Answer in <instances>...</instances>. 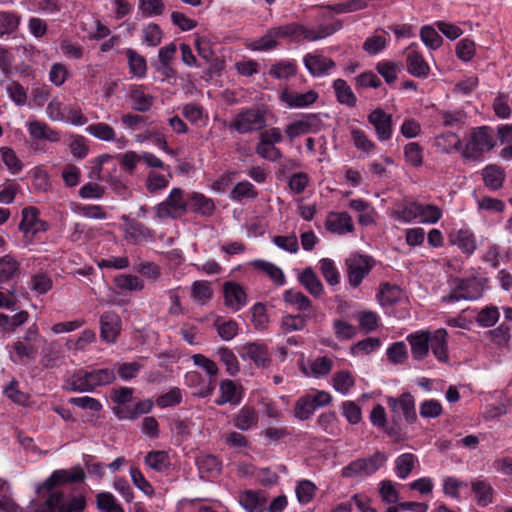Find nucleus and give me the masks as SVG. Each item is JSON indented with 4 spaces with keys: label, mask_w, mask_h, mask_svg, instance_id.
I'll return each mask as SVG.
<instances>
[{
    "label": "nucleus",
    "mask_w": 512,
    "mask_h": 512,
    "mask_svg": "<svg viewBox=\"0 0 512 512\" xmlns=\"http://www.w3.org/2000/svg\"><path fill=\"white\" fill-rule=\"evenodd\" d=\"M387 460L384 453L377 451L368 458H360L352 461L341 471L345 478L369 476L375 473Z\"/></svg>",
    "instance_id": "nucleus-1"
},
{
    "label": "nucleus",
    "mask_w": 512,
    "mask_h": 512,
    "mask_svg": "<svg viewBox=\"0 0 512 512\" xmlns=\"http://www.w3.org/2000/svg\"><path fill=\"white\" fill-rule=\"evenodd\" d=\"M188 210V203L184 199V192L180 188H173L165 201L156 207V216L163 219H176Z\"/></svg>",
    "instance_id": "nucleus-2"
},
{
    "label": "nucleus",
    "mask_w": 512,
    "mask_h": 512,
    "mask_svg": "<svg viewBox=\"0 0 512 512\" xmlns=\"http://www.w3.org/2000/svg\"><path fill=\"white\" fill-rule=\"evenodd\" d=\"M266 126L264 112L258 108H250L239 112L230 123V127L240 134L262 130Z\"/></svg>",
    "instance_id": "nucleus-3"
},
{
    "label": "nucleus",
    "mask_w": 512,
    "mask_h": 512,
    "mask_svg": "<svg viewBox=\"0 0 512 512\" xmlns=\"http://www.w3.org/2000/svg\"><path fill=\"white\" fill-rule=\"evenodd\" d=\"M494 146L495 141L493 136L489 133V128L482 126L471 133L470 140L463 151V156L465 158H472L476 155L490 151Z\"/></svg>",
    "instance_id": "nucleus-4"
},
{
    "label": "nucleus",
    "mask_w": 512,
    "mask_h": 512,
    "mask_svg": "<svg viewBox=\"0 0 512 512\" xmlns=\"http://www.w3.org/2000/svg\"><path fill=\"white\" fill-rule=\"evenodd\" d=\"M323 126L319 114H305L300 119L289 123L285 128V134L293 141L303 134L318 133L322 130Z\"/></svg>",
    "instance_id": "nucleus-5"
},
{
    "label": "nucleus",
    "mask_w": 512,
    "mask_h": 512,
    "mask_svg": "<svg viewBox=\"0 0 512 512\" xmlns=\"http://www.w3.org/2000/svg\"><path fill=\"white\" fill-rule=\"evenodd\" d=\"M386 403L392 412L394 420H400L401 415H403L408 423H415L417 421L415 400L410 393H403L398 398L387 397Z\"/></svg>",
    "instance_id": "nucleus-6"
},
{
    "label": "nucleus",
    "mask_w": 512,
    "mask_h": 512,
    "mask_svg": "<svg viewBox=\"0 0 512 512\" xmlns=\"http://www.w3.org/2000/svg\"><path fill=\"white\" fill-rule=\"evenodd\" d=\"M346 266L350 285L358 287L363 278L371 271L373 262L368 256L354 254L346 260Z\"/></svg>",
    "instance_id": "nucleus-7"
},
{
    "label": "nucleus",
    "mask_w": 512,
    "mask_h": 512,
    "mask_svg": "<svg viewBox=\"0 0 512 512\" xmlns=\"http://www.w3.org/2000/svg\"><path fill=\"white\" fill-rule=\"evenodd\" d=\"M85 479L84 470L81 467H74L71 470L59 469L54 471L51 476L43 483V487L52 491L55 487L66 483L83 482Z\"/></svg>",
    "instance_id": "nucleus-8"
},
{
    "label": "nucleus",
    "mask_w": 512,
    "mask_h": 512,
    "mask_svg": "<svg viewBox=\"0 0 512 512\" xmlns=\"http://www.w3.org/2000/svg\"><path fill=\"white\" fill-rule=\"evenodd\" d=\"M369 123L374 127L380 141H387L392 137V115L383 109L377 108L368 115Z\"/></svg>",
    "instance_id": "nucleus-9"
},
{
    "label": "nucleus",
    "mask_w": 512,
    "mask_h": 512,
    "mask_svg": "<svg viewBox=\"0 0 512 512\" xmlns=\"http://www.w3.org/2000/svg\"><path fill=\"white\" fill-rule=\"evenodd\" d=\"M325 227L327 231L337 235H345L355 230L352 217L347 212H329Z\"/></svg>",
    "instance_id": "nucleus-10"
},
{
    "label": "nucleus",
    "mask_w": 512,
    "mask_h": 512,
    "mask_svg": "<svg viewBox=\"0 0 512 512\" xmlns=\"http://www.w3.org/2000/svg\"><path fill=\"white\" fill-rule=\"evenodd\" d=\"M121 331V319L114 311L104 312L100 317V337L114 343Z\"/></svg>",
    "instance_id": "nucleus-11"
},
{
    "label": "nucleus",
    "mask_w": 512,
    "mask_h": 512,
    "mask_svg": "<svg viewBox=\"0 0 512 512\" xmlns=\"http://www.w3.org/2000/svg\"><path fill=\"white\" fill-rule=\"evenodd\" d=\"M279 98L290 108H305L314 104L318 100L319 95L314 90L298 93L285 88L281 91Z\"/></svg>",
    "instance_id": "nucleus-12"
},
{
    "label": "nucleus",
    "mask_w": 512,
    "mask_h": 512,
    "mask_svg": "<svg viewBox=\"0 0 512 512\" xmlns=\"http://www.w3.org/2000/svg\"><path fill=\"white\" fill-rule=\"evenodd\" d=\"M429 331H418L407 336L411 354L415 360L421 361L429 353Z\"/></svg>",
    "instance_id": "nucleus-13"
},
{
    "label": "nucleus",
    "mask_w": 512,
    "mask_h": 512,
    "mask_svg": "<svg viewBox=\"0 0 512 512\" xmlns=\"http://www.w3.org/2000/svg\"><path fill=\"white\" fill-rule=\"evenodd\" d=\"M225 305L232 310H239L246 304L244 289L235 282H225L223 286Z\"/></svg>",
    "instance_id": "nucleus-14"
},
{
    "label": "nucleus",
    "mask_w": 512,
    "mask_h": 512,
    "mask_svg": "<svg viewBox=\"0 0 512 512\" xmlns=\"http://www.w3.org/2000/svg\"><path fill=\"white\" fill-rule=\"evenodd\" d=\"M447 331L443 328L429 332V348L434 356L441 362L448 361Z\"/></svg>",
    "instance_id": "nucleus-15"
},
{
    "label": "nucleus",
    "mask_w": 512,
    "mask_h": 512,
    "mask_svg": "<svg viewBox=\"0 0 512 512\" xmlns=\"http://www.w3.org/2000/svg\"><path fill=\"white\" fill-rule=\"evenodd\" d=\"M131 107L138 112H147L154 104V97L145 92L142 85H133L129 89Z\"/></svg>",
    "instance_id": "nucleus-16"
},
{
    "label": "nucleus",
    "mask_w": 512,
    "mask_h": 512,
    "mask_svg": "<svg viewBox=\"0 0 512 512\" xmlns=\"http://www.w3.org/2000/svg\"><path fill=\"white\" fill-rule=\"evenodd\" d=\"M412 48L413 45L408 48L409 52L406 59L407 70L415 77L426 78L430 71L429 65L424 60L423 56Z\"/></svg>",
    "instance_id": "nucleus-17"
},
{
    "label": "nucleus",
    "mask_w": 512,
    "mask_h": 512,
    "mask_svg": "<svg viewBox=\"0 0 512 512\" xmlns=\"http://www.w3.org/2000/svg\"><path fill=\"white\" fill-rule=\"evenodd\" d=\"M304 65L313 76H321L335 67V62L321 55L307 54L303 59Z\"/></svg>",
    "instance_id": "nucleus-18"
},
{
    "label": "nucleus",
    "mask_w": 512,
    "mask_h": 512,
    "mask_svg": "<svg viewBox=\"0 0 512 512\" xmlns=\"http://www.w3.org/2000/svg\"><path fill=\"white\" fill-rule=\"evenodd\" d=\"M188 209L194 213H199L202 216L209 217L214 213L215 204L211 198L204 196L201 193L194 192L190 195L188 200Z\"/></svg>",
    "instance_id": "nucleus-19"
},
{
    "label": "nucleus",
    "mask_w": 512,
    "mask_h": 512,
    "mask_svg": "<svg viewBox=\"0 0 512 512\" xmlns=\"http://www.w3.org/2000/svg\"><path fill=\"white\" fill-rule=\"evenodd\" d=\"M449 241L457 245L463 253L472 254L477 245L473 233L467 229H461L449 234Z\"/></svg>",
    "instance_id": "nucleus-20"
},
{
    "label": "nucleus",
    "mask_w": 512,
    "mask_h": 512,
    "mask_svg": "<svg viewBox=\"0 0 512 512\" xmlns=\"http://www.w3.org/2000/svg\"><path fill=\"white\" fill-rule=\"evenodd\" d=\"M248 358L258 367H267L270 365L268 348L265 344L248 343L243 347Z\"/></svg>",
    "instance_id": "nucleus-21"
},
{
    "label": "nucleus",
    "mask_w": 512,
    "mask_h": 512,
    "mask_svg": "<svg viewBox=\"0 0 512 512\" xmlns=\"http://www.w3.org/2000/svg\"><path fill=\"white\" fill-rule=\"evenodd\" d=\"M283 299L286 303L296 306L300 312H307L316 316V311L312 306L310 299L300 291L293 289L286 290L283 294Z\"/></svg>",
    "instance_id": "nucleus-22"
},
{
    "label": "nucleus",
    "mask_w": 512,
    "mask_h": 512,
    "mask_svg": "<svg viewBox=\"0 0 512 512\" xmlns=\"http://www.w3.org/2000/svg\"><path fill=\"white\" fill-rule=\"evenodd\" d=\"M239 501L248 512H262L266 504V497L263 492L247 490L240 496Z\"/></svg>",
    "instance_id": "nucleus-23"
},
{
    "label": "nucleus",
    "mask_w": 512,
    "mask_h": 512,
    "mask_svg": "<svg viewBox=\"0 0 512 512\" xmlns=\"http://www.w3.org/2000/svg\"><path fill=\"white\" fill-rule=\"evenodd\" d=\"M220 392V397L215 401L217 405H223L225 403L238 404L241 401V393L232 380H222L220 383Z\"/></svg>",
    "instance_id": "nucleus-24"
},
{
    "label": "nucleus",
    "mask_w": 512,
    "mask_h": 512,
    "mask_svg": "<svg viewBox=\"0 0 512 512\" xmlns=\"http://www.w3.org/2000/svg\"><path fill=\"white\" fill-rule=\"evenodd\" d=\"M39 211L37 208L29 206L22 210V220L19 229L24 232H39L38 224L44 225V222L38 219Z\"/></svg>",
    "instance_id": "nucleus-25"
},
{
    "label": "nucleus",
    "mask_w": 512,
    "mask_h": 512,
    "mask_svg": "<svg viewBox=\"0 0 512 512\" xmlns=\"http://www.w3.org/2000/svg\"><path fill=\"white\" fill-rule=\"evenodd\" d=\"M485 185L491 190H498L503 186L505 180L504 170L497 165H488L482 171Z\"/></svg>",
    "instance_id": "nucleus-26"
},
{
    "label": "nucleus",
    "mask_w": 512,
    "mask_h": 512,
    "mask_svg": "<svg viewBox=\"0 0 512 512\" xmlns=\"http://www.w3.org/2000/svg\"><path fill=\"white\" fill-rule=\"evenodd\" d=\"M299 282L307 289V291L319 297L323 293V285L311 267H307L299 276Z\"/></svg>",
    "instance_id": "nucleus-27"
},
{
    "label": "nucleus",
    "mask_w": 512,
    "mask_h": 512,
    "mask_svg": "<svg viewBox=\"0 0 512 512\" xmlns=\"http://www.w3.org/2000/svg\"><path fill=\"white\" fill-rule=\"evenodd\" d=\"M333 88L339 103L345 104L349 107H354L356 105L357 98L345 80L336 79L333 83Z\"/></svg>",
    "instance_id": "nucleus-28"
},
{
    "label": "nucleus",
    "mask_w": 512,
    "mask_h": 512,
    "mask_svg": "<svg viewBox=\"0 0 512 512\" xmlns=\"http://www.w3.org/2000/svg\"><path fill=\"white\" fill-rule=\"evenodd\" d=\"M315 315L310 313L291 315L287 314L281 318V328L284 332H293L303 330L306 327L307 320Z\"/></svg>",
    "instance_id": "nucleus-29"
},
{
    "label": "nucleus",
    "mask_w": 512,
    "mask_h": 512,
    "mask_svg": "<svg viewBox=\"0 0 512 512\" xmlns=\"http://www.w3.org/2000/svg\"><path fill=\"white\" fill-rule=\"evenodd\" d=\"M145 464L157 472H163L171 465L166 451H151L145 456Z\"/></svg>",
    "instance_id": "nucleus-30"
},
{
    "label": "nucleus",
    "mask_w": 512,
    "mask_h": 512,
    "mask_svg": "<svg viewBox=\"0 0 512 512\" xmlns=\"http://www.w3.org/2000/svg\"><path fill=\"white\" fill-rule=\"evenodd\" d=\"M29 132L35 139H46L51 142H57L60 139L58 132L51 129L47 124L39 121L29 123Z\"/></svg>",
    "instance_id": "nucleus-31"
},
{
    "label": "nucleus",
    "mask_w": 512,
    "mask_h": 512,
    "mask_svg": "<svg viewBox=\"0 0 512 512\" xmlns=\"http://www.w3.org/2000/svg\"><path fill=\"white\" fill-rule=\"evenodd\" d=\"M297 73V65L293 61H280L271 65L269 75L276 79L288 80Z\"/></svg>",
    "instance_id": "nucleus-32"
},
{
    "label": "nucleus",
    "mask_w": 512,
    "mask_h": 512,
    "mask_svg": "<svg viewBox=\"0 0 512 512\" xmlns=\"http://www.w3.org/2000/svg\"><path fill=\"white\" fill-rule=\"evenodd\" d=\"M86 132L93 137L106 142L114 141L116 138L114 128L104 122H98L87 126Z\"/></svg>",
    "instance_id": "nucleus-33"
},
{
    "label": "nucleus",
    "mask_w": 512,
    "mask_h": 512,
    "mask_svg": "<svg viewBox=\"0 0 512 512\" xmlns=\"http://www.w3.org/2000/svg\"><path fill=\"white\" fill-rule=\"evenodd\" d=\"M130 73L136 77L146 75L147 65L145 58L133 49L126 50Z\"/></svg>",
    "instance_id": "nucleus-34"
},
{
    "label": "nucleus",
    "mask_w": 512,
    "mask_h": 512,
    "mask_svg": "<svg viewBox=\"0 0 512 512\" xmlns=\"http://www.w3.org/2000/svg\"><path fill=\"white\" fill-rule=\"evenodd\" d=\"M258 422L256 411L250 407H243L234 419V425L240 430H248Z\"/></svg>",
    "instance_id": "nucleus-35"
},
{
    "label": "nucleus",
    "mask_w": 512,
    "mask_h": 512,
    "mask_svg": "<svg viewBox=\"0 0 512 512\" xmlns=\"http://www.w3.org/2000/svg\"><path fill=\"white\" fill-rule=\"evenodd\" d=\"M114 284L118 289L127 291H141L144 289V282L138 276L121 274L114 278Z\"/></svg>",
    "instance_id": "nucleus-36"
},
{
    "label": "nucleus",
    "mask_w": 512,
    "mask_h": 512,
    "mask_svg": "<svg viewBox=\"0 0 512 512\" xmlns=\"http://www.w3.org/2000/svg\"><path fill=\"white\" fill-rule=\"evenodd\" d=\"M252 266L265 272L275 284L283 285L285 283V276L282 270L275 264L264 260H255L252 262Z\"/></svg>",
    "instance_id": "nucleus-37"
},
{
    "label": "nucleus",
    "mask_w": 512,
    "mask_h": 512,
    "mask_svg": "<svg viewBox=\"0 0 512 512\" xmlns=\"http://www.w3.org/2000/svg\"><path fill=\"white\" fill-rule=\"evenodd\" d=\"M401 296L402 290L398 286L384 283L381 285L378 299L383 306L393 305L400 300Z\"/></svg>",
    "instance_id": "nucleus-38"
},
{
    "label": "nucleus",
    "mask_w": 512,
    "mask_h": 512,
    "mask_svg": "<svg viewBox=\"0 0 512 512\" xmlns=\"http://www.w3.org/2000/svg\"><path fill=\"white\" fill-rule=\"evenodd\" d=\"M402 65L393 61H380L376 65L377 72L385 79L387 84L396 81Z\"/></svg>",
    "instance_id": "nucleus-39"
},
{
    "label": "nucleus",
    "mask_w": 512,
    "mask_h": 512,
    "mask_svg": "<svg viewBox=\"0 0 512 512\" xmlns=\"http://www.w3.org/2000/svg\"><path fill=\"white\" fill-rule=\"evenodd\" d=\"M69 384L72 391L76 392H91L93 386L88 377V371L84 369L77 370L69 379Z\"/></svg>",
    "instance_id": "nucleus-40"
},
{
    "label": "nucleus",
    "mask_w": 512,
    "mask_h": 512,
    "mask_svg": "<svg viewBox=\"0 0 512 512\" xmlns=\"http://www.w3.org/2000/svg\"><path fill=\"white\" fill-rule=\"evenodd\" d=\"M64 494L59 491H52L45 503L37 504L32 512H60V506L64 505Z\"/></svg>",
    "instance_id": "nucleus-41"
},
{
    "label": "nucleus",
    "mask_w": 512,
    "mask_h": 512,
    "mask_svg": "<svg viewBox=\"0 0 512 512\" xmlns=\"http://www.w3.org/2000/svg\"><path fill=\"white\" fill-rule=\"evenodd\" d=\"M214 327L219 337L225 341H229L237 335L238 325L234 320L224 321L222 317H217L214 321Z\"/></svg>",
    "instance_id": "nucleus-42"
},
{
    "label": "nucleus",
    "mask_w": 512,
    "mask_h": 512,
    "mask_svg": "<svg viewBox=\"0 0 512 512\" xmlns=\"http://www.w3.org/2000/svg\"><path fill=\"white\" fill-rule=\"evenodd\" d=\"M472 490L480 506H486L492 502L493 489L486 481H476L472 483Z\"/></svg>",
    "instance_id": "nucleus-43"
},
{
    "label": "nucleus",
    "mask_w": 512,
    "mask_h": 512,
    "mask_svg": "<svg viewBox=\"0 0 512 512\" xmlns=\"http://www.w3.org/2000/svg\"><path fill=\"white\" fill-rule=\"evenodd\" d=\"M97 508L101 512H124V509L118 504L113 494L101 492L96 495Z\"/></svg>",
    "instance_id": "nucleus-44"
},
{
    "label": "nucleus",
    "mask_w": 512,
    "mask_h": 512,
    "mask_svg": "<svg viewBox=\"0 0 512 512\" xmlns=\"http://www.w3.org/2000/svg\"><path fill=\"white\" fill-rule=\"evenodd\" d=\"M416 457L412 453H404L397 457L395 469L400 479H405L414 469Z\"/></svg>",
    "instance_id": "nucleus-45"
},
{
    "label": "nucleus",
    "mask_w": 512,
    "mask_h": 512,
    "mask_svg": "<svg viewBox=\"0 0 512 512\" xmlns=\"http://www.w3.org/2000/svg\"><path fill=\"white\" fill-rule=\"evenodd\" d=\"M88 377H90L93 390L97 386L110 384L116 379L114 371L108 368L88 371Z\"/></svg>",
    "instance_id": "nucleus-46"
},
{
    "label": "nucleus",
    "mask_w": 512,
    "mask_h": 512,
    "mask_svg": "<svg viewBox=\"0 0 512 512\" xmlns=\"http://www.w3.org/2000/svg\"><path fill=\"white\" fill-rule=\"evenodd\" d=\"M19 270V263L10 255L0 258V283L9 281Z\"/></svg>",
    "instance_id": "nucleus-47"
},
{
    "label": "nucleus",
    "mask_w": 512,
    "mask_h": 512,
    "mask_svg": "<svg viewBox=\"0 0 512 512\" xmlns=\"http://www.w3.org/2000/svg\"><path fill=\"white\" fill-rule=\"evenodd\" d=\"M418 210V202H409L407 204L399 206L398 209L394 210L392 216L397 220L411 222L418 218Z\"/></svg>",
    "instance_id": "nucleus-48"
},
{
    "label": "nucleus",
    "mask_w": 512,
    "mask_h": 512,
    "mask_svg": "<svg viewBox=\"0 0 512 512\" xmlns=\"http://www.w3.org/2000/svg\"><path fill=\"white\" fill-rule=\"evenodd\" d=\"M112 161V156L109 154H103L97 157L94 160V165L91 167L90 172L88 173V177L91 180L96 181H106L108 178V174L104 172L105 163H109Z\"/></svg>",
    "instance_id": "nucleus-49"
},
{
    "label": "nucleus",
    "mask_w": 512,
    "mask_h": 512,
    "mask_svg": "<svg viewBox=\"0 0 512 512\" xmlns=\"http://www.w3.org/2000/svg\"><path fill=\"white\" fill-rule=\"evenodd\" d=\"M138 8L144 17L162 15L165 11L163 0H139Z\"/></svg>",
    "instance_id": "nucleus-50"
},
{
    "label": "nucleus",
    "mask_w": 512,
    "mask_h": 512,
    "mask_svg": "<svg viewBox=\"0 0 512 512\" xmlns=\"http://www.w3.org/2000/svg\"><path fill=\"white\" fill-rule=\"evenodd\" d=\"M333 329L339 341L350 340L357 334V327L340 319L333 321Z\"/></svg>",
    "instance_id": "nucleus-51"
},
{
    "label": "nucleus",
    "mask_w": 512,
    "mask_h": 512,
    "mask_svg": "<svg viewBox=\"0 0 512 512\" xmlns=\"http://www.w3.org/2000/svg\"><path fill=\"white\" fill-rule=\"evenodd\" d=\"M441 216L442 211L438 206L419 203L418 218L422 223H436Z\"/></svg>",
    "instance_id": "nucleus-52"
},
{
    "label": "nucleus",
    "mask_w": 512,
    "mask_h": 512,
    "mask_svg": "<svg viewBox=\"0 0 512 512\" xmlns=\"http://www.w3.org/2000/svg\"><path fill=\"white\" fill-rule=\"evenodd\" d=\"M404 156L413 167L423 164V148L417 142H410L404 147Z\"/></svg>",
    "instance_id": "nucleus-53"
},
{
    "label": "nucleus",
    "mask_w": 512,
    "mask_h": 512,
    "mask_svg": "<svg viewBox=\"0 0 512 512\" xmlns=\"http://www.w3.org/2000/svg\"><path fill=\"white\" fill-rule=\"evenodd\" d=\"M257 196L256 189L248 181L237 183L231 191V198L235 201H241L244 198L255 199Z\"/></svg>",
    "instance_id": "nucleus-54"
},
{
    "label": "nucleus",
    "mask_w": 512,
    "mask_h": 512,
    "mask_svg": "<svg viewBox=\"0 0 512 512\" xmlns=\"http://www.w3.org/2000/svg\"><path fill=\"white\" fill-rule=\"evenodd\" d=\"M420 37L422 42L432 50L439 48L443 42V39L439 33L429 25L423 26L421 28Z\"/></svg>",
    "instance_id": "nucleus-55"
},
{
    "label": "nucleus",
    "mask_w": 512,
    "mask_h": 512,
    "mask_svg": "<svg viewBox=\"0 0 512 512\" xmlns=\"http://www.w3.org/2000/svg\"><path fill=\"white\" fill-rule=\"evenodd\" d=\"M300 28L301 29H298V39L302 37L308 41H316L333 34V29L330 27L320 26L317 29H309L303 25H300Z\"/></svg>",
    "instance_id": "nucleus-56"
},
{
    "label": "nucleus",
    "mask_w": 512,
    "mask_h": 512,
    "mask_svg": "<svg viewBox=\"0 0 512 512\" xmlns=\"http://www.w3.org/2000/svg\"><path fill=\"white\" fill-rule=\"evenodd\" d=\"M256 153L263 159L271 162H276L282 158V152L279 148L271 143H265L263 141L258 142L256 145Z\"/></svg>",
    "instance_id": "nucleus-57"
},
{
    "label": "nucleus",
    "mask_w": 512,
    "mask_h": 512,
    "mask_svg": "<svg viewBox=\"0 0 512 512\" xmlns=\"http://www.w3.org/2000/svg\"><path fill=\"white\" fill-rule=\"evenodd\" d=\"M217 355L226 366V370L230 375L233 376L239 371V362L232 350L222 347L217 351Z\"/></svg>",
    "instance_id": "nucleus-58"
},
{
    "label": "nucleus",
    "mask_w": 512,
    "mask_h": 512,
    "mask_svg": "<svg viewBox=\"0 0 512 512\" xmlns=\"http://www.w3.org/2000/svg\"><path fill=\"white\" fill-rule=\"evenodd\" d=\"M252 323L255 329L265 330L269 323V317L266 312V307L262 303H256L251 308Z\"/></svg>",
    "instance_id": "nucleus-59"
},
{
    "label": "nucleus",
    "mask_w": 512,
    "mask_h": 512,
    "mask_svg": "<svg viewBox=\"0 0 512 512\" xmlns=\"http://www.w3.org/2000/svg\"><path fill=\"white\" fill-rule=\"evenodd\" d=\"M53 281L45 273H36L31 277V290L37 294H45L52 289Z\"/></svg>",
    "instance_id": "nucleus-60"
},
{
    "label": "nucleus",
    "mask_w": 512,
    "mask_h": 512,
    "mask_svg": "<svg viewBox=\"0 0 512 512\" xmlns=\"http://www.w3.org/2000/svg\"><path fill=\"white\" fill-rule=\"evenodd\" d=\"M354 386V378L349 371L337 372L333 376V387L342 394H347Z\"/></svg>",
    "instance_id": "nucleus-61"
},
{
    "label": "nucleus",
    "mask_w": 512,
    "mask_h": 512,
    "mask_svg": "<svg viewBox=\"0 0 512 512\" xmlns=\"http://www.w3.org/2000/svg\"><path fill=\"white\" fill-rule=\"evenodd\" d=\"M359 326L366 333L372 332L378 327V315L372 311H361L356 314Z\"/></svg>",
    "instance_id": "nucleus-62"
},
{
    "label": "nucleus",
    "mask_w": 512,
    "mask_h": 512,
    "mask_svg": "<svg viewBox=\"0 0 512 512\" xmlns=\"http://www.w3.org/2000/svg\"><path fill=\"white\" fill-rule=\"evenodd\" d=\"M320 270L325 280L332 286L339 283V272L331 259L320 260Z\"/></svg>",
    "instance_id": "nucleus-63"
},
{
    "label": "nucleus",
    "mask_w": 512,
    "mask_h": 512,
    "mask_svg": "<svg viewBox=\"0 0 512 512\" xmlns=\"http://www.w3.org/2000/svg\"><path fill=\"white\" fill-rule=\"evenodd\" d=\"M315 411V405L312 404L310 398L302 397L297 400L294 407V415L300 420L309 419Z\"/></svg>",
    "instance_id": "nucleus-64"
}]
</instances>
